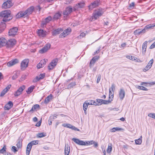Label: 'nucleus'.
Masks as SVG:
<instances>
[{"instance_id": "nucleus-1", "label": "nucleus", "mask_w": 155, "mask_h": 155, "mask_svg": "<svg viewBox=\"0 0 155 155\" xmlns=\"http://www.w3.org/2000/svg\"><path fill=\"white\" fill-rule=\"evenodd\" d=\"M3 18L4 22L8 21L12 19L11 16V11L9 10H6L0 12V18Z\"/></svg>"}, {"instance_id": "nucleus-2", "label": "nucleus", "mask_w": 155, "mask_h": 155, "mask_svg": "<svg viewBox=\"0 0 155 155\" xmlns=\"http://www.w3.org/2000/svg\"><path fill=\"white\" fill-rule=\"evenodd\" d=\"M103 13L102 9L95 10L93 13V16L90 18L91 20L92 21L94 19V20L97 19L99 17L101 16Z\"/></svg>"}, {"instance_id": "nucleus-3", "label": "nucleus", "mask_w": 155, "mask_h": 155, "mask_svg": "<svg viewBox=\"0 0 155 155\" xmlns=\"http://www.w3.org/2000/svg\"><path fill=\"white\" fill-rule=\"evenodd\" d=\"M71 31V28H68L59 35V37L63 38L66 37L70 33Z\"/></svg>"}, {"instance_id": "nucleus-4", "label": "nucleus", "mask_w": 155, "mask_h": 155, "mask_svg": "<svg viewBox=\"0 0 155 155\" xmlns=\"http://www.w3.org/2000/svg\"><path fill=\"white\" fill-rule=\"evenodd\" d=\"M13 4L12 1L10 0H7V1L4 2L2 5V7L4 8H9L12 7Z\"/></svg>"}, {"instance_id": "nucleus-5", "label": "nucleus", "mask_w": 155, "mask_h": 155, "mask_svg": "<svg viewBox=\"0 0 155 155\" xmlns=\"http://www.w3.org/2000/svg\"><path fill=\"white\" fill-rule=\"evenodd\" d=\"M57 61L58 60L56 59L53 60L48 66V70H52L56 65Z\"/></svg>"}, {"instance_id": "nucleus-6", "label": "nucleus", "mask_w": 155, "mask_h": 155, "mask_svg": "<svg viewBox=\"0 0 155 155\" xmlns=\"http://www.w3.org/2000/svg\"><path fill=\"white\" fill-rule=\"evenodd\" d=\"M16 43V40L14 39H11L8 40L6 42L7 47L8 48H12L13 47Z\"/></svg>"}, {"instance_id": "nucleus-7", "label": "nucleus", "mask_w": 155, "mask_h": 155, "mask_svg": "<svg viewBox=\"0 0 155 155\" xmlns=\"http://www.w3.org/2000/svg\"><path fill=\"white\" fill-rule=\"evenodd\" d=\"M51 46V45L50 44H46L41 49L39 50V53L43 54L46 52L50 48Z\"/></svg>"}, {"instance_id": "nucleus-8", "label": "nucleus", "mask_w": 155, "mask_h": 155, "mask_svg": "<svg viewBox=\"0 0 155 155\" xmlns=\"http://www.w3.org/2000/svg\"><path fill=\"white\" fill-rule=\"evenodd\" d=\"M99 4V2L98 0H96L93 2L89 6V9L90 10H92L94 8L98 6Z\"/></svg>"}, {"instance_id": "nucleus-9", "label": "nucleus", "mask_w": 155, "mask_h": 155, "mask_svg": "<svg viewBox=\"0 0 155 155\" xmlns=\"http://www.w3.org/2000/svg\"><path fill=\"white\" fill-rule=\"evenodd\" d=\"M18 28L14 27L11 29L8 32V35L10 36H14L17 34L18 31Z\"/></svg>"}, {"instance_id": "nucleus-10", "label": "nucleus", "mask_w": 155, "mask_h": 155, "mask_svg": "<svg viewBox=\"0 0 155 155\" xmlns=\"http://www.w3.org/2000/svg\"><path fill=\"white\" fill-rule=\"evenodd\" d=\"M29 61L28 59H25L22 61L21 63V69L24 70L27 67Z\"/></svg>"}, {"instance_id": "nucleus-11", "label": "nucleus", "mask_w": 155, "mask_h": 155, "mask_svg": "<svg viewBox=\"0 0 155 155\" xmlns=\"http://www.w3.org/2000/svg\"><path fill=\"white\" fill-rule=\"evenodd\" d=\"M25 85H22L20 87L15 93V96H19L21 94V92L25 89Z\"/></svg>"}, {"instance_id": "nucleus-12", "label": "nucleus", "mask_w": 155, "mask_h": 155, "mask_svg": "<svg viewBox=\"0 0 155 155\" xmlns=\"http://www.w3.org/2000/svg\"><path fill=\"white\" fill-rule=\"evenodd\" d=\"M153 62V59H152L150 61L146 67L143 69V71L145 72L149 70L151 67Z\"/></svg>"}, {"instance_id": "nucleus-13", "label": "nucleus", "mask_w": 155, "mask_h": 155, "mask_svg": "<svg viewBox=\"0 0 155 155\" xmlns=\"http://www.w3.org/2000/svg\"><path fill=\"white\" fill-rule=\"evenodd\" d=\"M28 13L26 10L25 11H22L19 12L16 15V17L17 18H21L24 17V16H26L28 15Z\"/></svg>"}, {"instance_id": "nucleus-14", "label": "nucleus", "mask_w": 155, "mask_h": 155, "mask_svg": "<svg viewBox=\"0 0 155 155\" xmlns=\"http://www.w3.org/2000/svg\"><path fill=\"white\" fill-rule=\"evenodd\" d=\"M18 60L16 59H15L8 62L7 64V66L8 67H10L18 63Z\"/></svg>"}, {"instance_id": "nucleus-15", "label": "nucleus", "mask_w": 155, "mask_h": 155, "mask_svg": "<svg viewBox=\"0 0 155 155\" xmlns=\"http://www.w3.org/2000/svg\"><path fill=\"white\" fill-rule=\"evenodd\" d=\"M45 73L41 74L39 75L36 76L33 80V82H35L41 79H42L45 77Z\"/></svg>"}, {"instance_id": "nucleus-16", "label": "nucleus", "mask_w": 155, "mask_h": 155, "mask_svg": "<svg viewBox=\"0 0 155 155\" xmlns=\"http://www.w3.org/2000/svg\"><path fill=\"white\" fill-rule=\"evenodd\" d=\"M72 140L74 141L78 145H85L86 143L82 140H81L75 138H73Z\"/></svg>"}, {"instance_id": "nucleus-17", "label": "nucleus", "mask_w": 155, "mask_h": 155, "mask_svg": "<svg viewBox=\"0 0 155 155\" xmlns=\"http://www.w3.org/2000/svg\"><path fill=\"white\" fill-rule=\"evenodd\" d=\"M72 8L71 7H68L66 8L63 12V14L65 15H68L70 14L72 11Z\"/></svg>"}, {"instance_id": "nucleus-18", "label": "nucleus", "mask_w": 155, "mask_h": 155, "mask_svg": "<svg viewBox=\"0 0 155 155\" xmlns=\"http://www.w3.org/2000/svg\"><path fill=\"white\" fill-rule=\"evenodd\" d=\"M146 31H145V29H143L141 30V29H139L136 30L134 31V34L135 35H139L140 34L142 33H145Z\"/></svg>"}, {"instance_id": "nucleus-19", "label": "nucleus", "mask_w": 155, "mask_h": 155, "mask_svg": "<svg viewBox=\"0 0 155 155\" xmlns=\"http://www.w3.org/2000/svg\"><path fill=\"white\" fill-rule=\"evenodd\" d=\"M7 41L4 38L2 37L0 38V47L7 45Z\"/></svg>"}, {"instance_id": "nucleus-20", "label": "nucleus", "mask_w": 155, "mask_h": 155, "mask_svg": "<svg viewBox=\"0 0 155 155\" xmlns=\"http://www.w3.org/2000/svg\"><path fill=\"white\" fill-rule=\"evenodd\" d=\"M11 87V85L9 84L6 87L1 93L0 96H2L4 95L9 90Z\"/></svg>"}, {"instance_id": "nucleus-21", "label": "nucleus", "mask_w": 155, "mask_h": 155, "mask_svg": "<svg viewBox=\"0 0 155 155\" xmlns=\"http://www.w3.org/2000/svg\"><path fill=\"white\" fill-rule=\"evenodd\" d=\"M13 104L11 101H9L5 104L4 107V109L5 110H9L13 106Z\"/></svg>"}, {"instance_id": "nucleus-22", "label": "nucleus", "mask_w": 155, "mask_h": 155, "mask_svg": "<svg viewBox=\"0 0 155 155\" xmlns=\"http://www.w3.org/2000/svg\"><path fill=\"white\" fill-rule=\"evenodd\" d=\"M46 32L45 31H44L43 30L40 29L38 30V35L40 37H44L46 35Z\"/></svg>"}, {"instance_id": "nucleus-23", "label": "nucleus", "mask_w": 155, "mask_h": 155, "mask_svg": "<svg viewBox=\"0 0 155 155\" xmlns=\"http://www.w3.org/2000/svg\"><path fill=\"white\" fill-rule=\"evenodd\" d=\"M125 93L123 89H121L119 92V97L121 100H123L125 96Z\"/></svg>"}, {"instance_id": "nucleus-24", "label": "nucleus", "mask_w": 155, "mask_h": 155, "mask_svg": "<svg viewBox=\"0 0 155 155\" xmlns=\"http://www.w3.org/2000/svg\"><path fill=\"white\" fill-rule=\"evenodd\" d=\"M100 58L99 56H96L94 57L91 60L90 63V66L92 64H94V63Z\"/></svg>"}, {"instance_id": "nucleus-25", "label": "nucleus", "mask_w": 155, "mask_h": 155, "mask_svg": "<svg viewBox=\"0 0 155 155\" xmlns=\"http://www.w3.org/2000/svg\"><path fill=\"white\" fill-rule=\"evenodd\" d=\"M63 31V30L61 28L55 29L52 31V35H56L59 34Z\"/></svg>"}, {"instance_id": "nucleus-26", "label": "nucleus", "mask_w": 155, "mask_h": 155, "mask_svg": "<svg viewBox=\"0 0 155 155\" xmlns=\"http://www.w3.org/2000/svg\"><path fill=\"white\" fill-rule=\"evenodd\" d=\"M70 147L68 145L65 144L64 150L65 155H69L70 152Z\"/></svg>"}, {"instance_id": "nucleus-27", "label": "nucleus", "mask_w": 155, "mask_h": 155, "mask_svg": "<svg viewBox=\"0 0 155 155\" xmlns=\"http://www.w3.org/2000/svg\"><path fill=\"white\" fill-rule=\"evenodd\" d=\"M32 147V146L31 145V143H29L27 145L26 150L27 155H29Z\"/></svg>"}, {"instance_id": "nucleus-28", "label": "nucleus", "mask_w": 155, "mask_h": 155, "mask_svg": "<svg viewBox=\"0 0 155 155\" xmlns=\"http://www.w3.org/2000/svg\"><path fill=\"white\" fill-rule=\"evenodd\" d=\"M6 24L5 23L1 22L0 23V33L3 32L6 28Z\"/></svg>"}, {"instance_id": "nucleus-29", "label": "nucleus", "mask_w": 155, "mask_h": 155, "mask_svg": "<svg viewBox=\"0 0 155 155\" xmlns=\"http://www.w3.org/2000/svg\"><path fill=\"white\" fill-rule=\"evenodd\" d=\"M52 95L51 94H50L47 96L45 99L44 102L45 104L48 103L52 99Z\"/></svg>"}, {"instance_id": "nucleus-30", "label": "nucleus", "mask_w": 155, "mask_h": 155, "mask_svg": "<svg viewBox=\"0 0 155 155\" xmlns=\"http://www.w3.org/2000/svg\"><path fill=\"white\" fill-rule=\"evenodd\" d=\"M84 2H81L78 3V5H77L75 6L76 8H74V10H75L76 9H78V8H83L84 6Z\"/></svg>"}, {"instance_id": "nucleus-31", "label": "nucleus", "mask_w": 155, "mask_h": 155, "mask_svg": "<svg viewBox=\"0 0 155 155\" xmlns=\"http://www.w3.org/2000/svg\"><path fill=\"white\" fill-rule=\"evenodd\" d=\"M147 42L146 41H145L143 43L142 47V52L143 53H145L146 51V48L147 47Z\"/></svg>"}, {"instance_id": "nucleus-32", "label": "nucleus", "mask_w": 155, "mask_h": 155, "mask_svg": "<svg viewBox=\"0 0 155 155\" xmlns=\"http://www.w3.org/2000/svg\"><path fill=\"white\" fill-rule=\"evenodd\" d=\"M39 105L38 104H35L34 105L31 109L29 111V112H31L34 110H37V109L39 108Z\"/></svg>"}, {"instance_id": "nucleus-33", "label": "nucleus", "mask_w": 155, "mask_h": 155, "mask_svg": "<svg viewBox=\"0 0 155 155\" xmlns=\"http://www.w3.org/2000/svg\"><path fill=\"white\" fill-rule=\"evenodd\" d=\"M155 26V24H149L147 25L144 28V29H145V31H146V30L148 29H151L153 27Z\"/></svg>"}, {"instance_id": "nucleus-34", "label": "nucleus", "mask_w": 155, "mask_h": 155, "mask_svg": "<svg viewBox=\"0 0 155 155\" xmlns=\"http://www.w3.org/2000/svg\"><path fill=\"white\" fill-rule=\"evenodd\" d=\"M34 9V7L33 6H31L28 8L27 10H26L27 13L28 15L31 14L33 12Z\"/></svg>"}, {"instance_id": "nucleus-35", "label": "nucleus", "mask_w": 155, "mask_h": 155, "mask_svg": "<svg viewBox=\"0 0 155 155\" xmlns=\"http://www.w3.org/2000/svg\"><path fill=\"white\" fill-rule=\"evenodd\" d=\"M35 88V86L32 85L28 88V90L26 91V92L28 94L31 93Z\"/></svg>"}, {"instance_id": "nucleus-36", "label": "nucleus", "mask_w": 155, "mask_h": 155, "mask_svg": "<svg viewBox=\"0 0 155 155\" xmlns=\"http://www.w3.org/2000/svg\"><path fill=\"white\" fill-rule=\"evenodd\" d=\"M113 147V145L111 143H109L108 145V147L107 150V152L109 153L111 152L112 151Z\"/></svg>"}, {"instance_id": "nucleus-37", "label": "nucleus", "mask_w": 155, "mask_h": 155, "mask_svg": "<svg viewBox=\"0 0 155 155\" xmlns=\"http://www.w3.org/2000/svg\"><path fill=\"white\" fill-rule=\"evenodd\" d=\"M61 16V14L59 12L56 13L54 15L53 18L54 19H57L59 18Z\"/></svg>"}, {"instance_id": "nucleus-38", "label": "nucleus", "mask_w": 155, "mask_h": 155, "mask_svg": "<svg viewBox=\"0 0 155 155\" xmlns=\"http://www.w3.org/2000/svg\"><path fill=\"white\" fill-rule=\"evenodd\" d=\"M46 136V133H38L37 135V137L38 138H41Z\"/></svg>"}, {"instance_id": "nucleus-39", "label": "nucleus", "mask_w": 155, "mask_h": 155, "mask_svg": "<svg viewBox=\"0 0 155 155\" xmlns=\"http://www.w3.org/2000/svg\"><path fill=\"white\" fill-rule=\"evenodd\" d=\"M102 101L101 104H108L109 103H110L111 101H112V99L111 100V101L110 100H109L108 101H106L105 100H104L103 99H102Z\"/></svg>"}, {"instance_id": "nucleus-40", "label": "nucleus", "mask_w": 155, "mask_h": 155, "mask_svg": "<svg viewBox=\"0 0 155 155\" xmlns=\"http://www.w3.org/2000/svg\"><path fill=\"white\" fill-rule=\"evenodd\" d=\"M19 75V72H16L12 76V79L13 80H15L18 78V77Z\"/></svg>"}, {"instance_id": "nucleus-41", "label": "nucleus", "mask_w": 155, "mask_h": 155, "mask_svg": "<svg viewBox=\"0 0 155 155\" xmlns=\"http://www.w3.org/2000/svg\"><path fill=\"white\" fill-rule=\"evenodd\" d=\"M16 145L18 148H21L22 147V142L20 140H18V142Z\"/></svg>"}, {"instance_id": "nucleus-42", "label": "nucleus", "mask_w": 155, "mask_h": 155, "mask_svg": "<svg viewBox=\"0 0 155 155\" xmlns=\"http://www.w3.org/2000/svg\"><path fill=\"white\" fill-rule=\"evenodd\" d=\"M88 103L89 105H99L95 101L93 100H91Z\"/></svg>"}, {"instance_id": "nucleus-43", "label": "nucleus", "mask_w": 155, "mask_h": 155, "mask_svg": "<svg viewBox=\"0 0 155 155\" xmlns=\"http://www.w3.org/2000/svg\"><path fill=\"white\" fill-rule=\"evenodd\" d=\"M6 148L5 145H4L3 147L0 150V154L6 152Z\"/></svg>"}, {"instance_id": "nucleus-44", "label": "nucleus", "mask_w": 155, "mask_h": 155, "mask_svg": "<svg viewBox=\"0 0 155 155\" xmlns=\"http://www.w3.org/2000/svg\"><path fill=\"white\" fill-rule=\"evenodd\" d=\"M126 57L127 58L131 60H136V57L134 56L133 57L131 55H127L126 56Z\"/></svg>"}, {"instance_id": "nucleus-45", "label": "nucleus", "mask_w": 155, "mask_h": 155, "mask_svg": "<svg viewBox=\"0 0 155 155\" xmlns=\"http://www.w3.org/2000/svg\"><path fill=\"white\" fill-rule=\"evenodd\" d=\"M88 105L89 104H88V102H85L83 104V110H87Z\"/></svg>"}, {"instance_id": "nucleus-46", "label": "nucleus", "mask_w": 155, "mask_h": 155, "mask_svg": "<svg viewBox=\"0 0 155 155\" xmlns=\"http://www.w3.org/2000/svg\"><path fill=\"white\" fill-rule=\"evenodd\" d=\"M76 85L75 83L74 82H71L68 85V88H70L72 87L73 86Z\"/></svg>"}, {"instance_id": "nucleus-47", "label": "nucleus", "mask_w": 155, "mask_h": 155, "mask_svg": "<svg viewBox=\"0 0 155 155\" xmlns=\"http://www.w3.org/2000/svg\"><path fill=\"white\" fill-rule=\"evenodd\" d=\"M52 19V18L51 16H49L46 18L44 20H45L47 23H48Z\"/></svg>"}, {"instance_id": "nucleus-48", "label": "nucleus", "mask_w": 155, "mask_h": 155, "mask_svg": "<svg viewBox=\"0 0 155 155\" xmlns=\"http://www.w3.org/2000/svg\"><path fill=\"white\" fill-rule=\"evenodd\" d=\"M48 23L46 22L45 20L42 21L41 24V27L42 28H44L46 26V25Z\"/></svg>"}, {"instance_id": "nucleus-49", "label": "nucleus", "mask_w": 155, "mask_h": 155, "mask_svg": "<svg viewBox=\"0 0 155 155\" xmlns=\"http://www.w3.org/2000/svg\"><path fill=\"white\" fill-rule=\"evenodd\" d=\"M135 143L137 144H140L142 143V140L139 138L135 140Z\"/></svg>"}, {"instance_id": "nucleus-50", "label": "nucleus", "mask_w": 155, "mask_h": 155, "mask_svg": "<svg viewBox=\"0 0 155 155\" xmlns=\"http://www.w3.org/2000/svg\"><path fill=\"white\" fill-rule=\"evenodd\" d=\"M62 126L64 127H67L70 128H71V127H72V125L68 124H64L62 125Z\"/></svg>"}, {"instance_id": "nucleus-51", "label": "nucleus", "mask_w": 155, "mask_h": 155, "mask_svg": "<svg viewBox=\"0 0 155 155\" xmlns=\"http://www.w3.org/2000/svg\"><path fill=\"white\" fill-rule=\"evenodd\" d=\"M38 140H34L31 141L30 143H31V145L32 146L33 145L38 144Z\"/></svg>"}, {"instance_id": "nucleus-52", "label": "nucleus", "mask_w": 155, "mask_h": 155, "mask_svg": "<svg viewBox=\"0 0 155 155\" xmlns=\"http://www.w3.org/2000/svg\"><path fill=\"white\" fill-rule=\"evenodd\" d=\"M109 97L110 98L113 97V94L112 93L110 89H109Z\"/></svg>"}, {"instance_id": "nucleus-53", "label": "nucleus", "mask_w": 155, "mask_h": 155, "mask_svg": "<svg viewBox=\"0 0 155 155\" xmlns=\"http://www.w3.org/2000/svg\"><path fill=\"white\" fill-rule=\"evenodd\" d=\"M148 116L149 117H152L155 119V114L150 113L148 114Z\"/></svg>"}, {"instance_id": "nucleus-54", "label": "nucleus", "mask_w": 155, "mask_h": 155, "mask_svg": "<svg viewBox=\"0 0 155 155\" xmlns=\"http://www.w3.org/2000/svg\"><path fill=\"white\" fill-rule=\"evenodd\" d=\"M37 67L38 69H40V68L44 67V66L40 62L37 64Z\"/></svg>"}, {"instance_id": "nucleus-55", "label": "nucleus", "mask_w": 155, "mask_h": 155, "mask_svg": "<svg viewBox=\"0 0 155 155\" xmlns=\"http://www.w3.org/2000/svg\"><path fill=\"white\" fill-rule=\"evenodd\" d=\"M46 1L48 2H50L51 3H53V1H52V0H41V1L39 2L41 3L43 2Z\"/></svg>"}, {"instance_id": "nucleus-56", "label": "nucleus", "mask_w": 155, "mask_h": 155, "mask_svg": "<svg viewBox=\"0 0 155 155\" xmlns=\"http://www.w3.org/2000/svg\"><path fill=\"white\" fill-rule=\"evenodd\" d=\"M12 150L14 152H15L17 151H18V150L17 149L16 147L15 146H13L12 147Z\"/></svg>"}, {"instance_id": "nucleus-57", "label": "nucleus", "mask_w": 155, "mask_h": 155, "mask_svg": "<svg viewBox=\"0 0 155 155\" xmlns=\"http://www.w3.org/2000/svg\"><path fill=\"white\" fill-rule=\"evenodd\" d=\"M101 47H99V48L98 49L97 51H96L94 53V54H93V55H94L96 54H97L98 53L101 51Z\"/></svg>"}, {"instance_id": "nucleus-58", "label": "nucleus", "mask_w": 155, "mask_h": 155, "mask_svg": "<svg viewBox=\"0 0 155 155\" xmlns=\"http://www.w3.org/2000/svg\"><path fill=\"white\" fill-rule=\"evenodd\" d=\"M101 78V75L100 74H99L97 77V83H98L99 82V81L100 80Z\"/></svg>"}, {"instance_id": "nucleus-59", "label": "nucleus", "mask_w": 155, "mask_h": 155, "mask_svg": "<svg viewBox=\"0 0 155 155\" xmlns=\"http://www.w3.org/2000/svg\"><path fill=\"white\" fill-rule=\"evenodd\" d=\"M40 62L44 66L46 64V61L45 59L43 60H41L40 61Z\"/></svg>"}, {"instance_id": "nucleus-60", "label": "nucleus", "mask_w": 155, "mask_h": 155, "mask_svg": "<svg viewBox=\"0 0 155 155\" xmlns=\"http://www.w3.org/2000/svg\"><path fill=\"white\" fill-rule=\"evenodd\" d=\"M109 89H110L111 91H114V89H115V86L114 84H112L111 86V87Z\"/></svg>"}, {"instance_id": "nucleus-61", "label": "nucleus", "mask_w": 155, "mask_h": 155, "mask_svg": "<svg viewBox=\"0 0 155 155\" xmlns=\"http://www.w3.org/2000/svg\"><path fill=\"white\" fill-rule=\"evenodd\" d=\"M41 120L39 121V122H38L36 124V126L37 127H39L41 125Z\"/></svg>"}, {"instance_id": "nucleus-62", "label": "nucleus", "mask_w": 155, "mask_h": 155, "mask_svg": "<svg viewBox=\"0 0 155 155\" xmlns=\"http://www.w3.org/2000/svg\"><path fill=\"white\" fill-rule=\"evenodd\" d=\"M140 90H142L143 91H148V89L147 88L144 87L143 86H141Z\"/></svg>"}, {"instance_id": "nucleus-63", "label": "nucleus", "mask_w": 155, "mask_h": 155, "mask_svg": "<svg viewBox=\"0 0 155 155\" xmlns=\"http://www.w3.org/2000/svg\"><path fill=\"white\" fill-rule=\"evenodd\" d=\"M135 3L134 2L131 3L129 5V7L130 8H133L134 6Z\"/></svg>"}, {"instance_id": "nucleus-64", "label": "nucleus", "mask_w": 155, "mask_h": 155, "mask_svg": "<svg viewBox=\"0 0 155 155\" xmlns=\"http://www.w3.org/2000/svg\"><path fill=\"white\" fill-rule=\"evenodd\" d=\"M155 47V42L153 43L150 47V49H152Z\"/></svg>"}]
</instances>
